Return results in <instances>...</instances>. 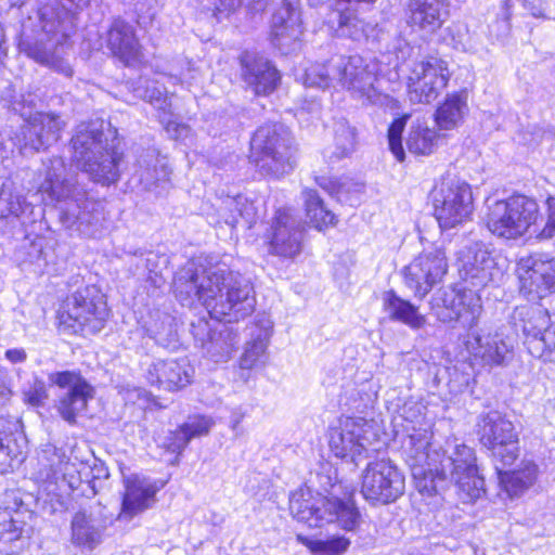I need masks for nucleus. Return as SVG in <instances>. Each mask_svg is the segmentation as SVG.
I'll return each instance as SVG.
<instances>
[{
    "label": "nucleus",
    "mask_w": 555,
    "mask_h": 555,
    "mask_svg": "<svg viewBox=\"0 0 555 555\" xmlns=\"http://www.w3.org/2000/svg\"><path fill=\"white\" fill-rule=\"evenodd\" d=\"M176 297L183 306L201 301L211 317L223 320L212 330L209 322L198 319L191 323L196 344L214 362L227 361L238 344L236 332L225 323L237 322L250 315L256 306L253 283L238 271L224 263L216 264L201 272L186 269L175 276Z\"/></svg>",
    "instance_id": "nucleus-1"
},
{
    "label": "nucleus",
    "mask_w": 555,
    "mask_h": 555,
    "mask_svg": "<svg viewBox=\"0 0 555 555\" xmlns=\"http://www.w3.org/2000/svg\"><path fill=\"white\" fill-rule=\"evenodd\" d=\"M317 480L325 493L310 487L292 492L288 502L292 516L309 528L336 522L344 530L353 531L360 524L361 514L352 496L339 498L330 475L317 474Z\"/></svg>",
    "instance_id": "nucleus-2"
},
{
    "label": "nucleus",
    "mask_w": 555,
    "mask_h": 555,
    "mask_svg": "<svg viewBox=\"0 0 555 555\" xmlns=\"http://www.w3.org/2000/svg\"><path fill=\"white\" fill-rule=\"evenodd\" d=\"M43 165L46 177L39 191L61 204V219L67 228L76 227L78 231L93 235L94 231L90 228L98 222L95 204L89 201L85 185L78 181V173L67 168L60 156L50 158Z\"/></svg>",
    "instance_id": "nucleus-3"
},
{
    "label": "nucleus",
    "mask_w": 555,
    "mask_h": 555,
    "mask_svg": "<svg viewBox=\"0 0 555 555\" xmlns=\"http://www.w3.org/2000/svg\"><path fill=\"white\" fill-rule=\"evenodd\" d=\"M103 138L95 122L77 126L70 140L73 159L93 182L111 185L120 178L124 154L114 142L108 145Z\"/></svg>",
    "instance_id": "nucleus-4"
},
{
    "label": "nucleus",
    "mask_w": 555,
    "mask_h": 555,
    "mask_svg": "<svg viewBox=\"0 0 555 555\" xmlns=\"http://www.w3.org/2000/svg\"><path fill=\"white\" fill-rule=\"evenodd\" d=\"M470 286L456 291L452 287L437 289L430 301V310L442 323L457 322L465 311L470 315L468 321L467 349L475 354L485 357L482 331L478 327V320L482 314L481 291L486 286L482 276L472 274Z\"/></svg>",
    "instance_id": "nucleus-5"
},
{
    "label": "nucleus",
    "mask_w": 555,
    "mask_h": 555,
    "mask_svg": "<svg viewBox=\"0 0 555 555\" xmlns=\"http://www.w3.org/2000/svg\"><path fill=\"white\" fill-rule=\"evenodd\" d=\"M294 140L280 122L259 126L250 140V160L263 177L279 179L295 167Z\"/></svg>",
    "instance_id": "nucleus-6"
},
{
    "label": "nucleus",
    "mask_w": 555,
    "mask_h": 555,
    "mask_svg": "<svg viewBox=\"0 0 555 555\" xmlns=\"http://www.w3.org/2000/svg\"><path fill=\"white\" fill-rule=\"evenodd\" d=\"M333 72L337 82L363 105L392 106L393 99L383 92L377 78L378 64L361 55L333 56Z\"/></svg>",
    "instance_id": "nucleus-7"
},
{
    "label": "nucleus",
    "mask_w": 555,
    "mask_h": 555,
    "mask_svg": "<svg viewBox=\"0 0 555 555\" xmlns=\"http://www.w3.org/2000/svg\"><path fill=\"white\" fill-rule=\"evenodd\" d=\"M108 315L103 294L94 286L78 288L57 312L60 328L67 334H96Z\"/></svg>",
    "instance_id": "nucleus-8"
},
{
    "label": "nucleus",
    "mask_w": 555,
    "mask_h": 555,
    "mask_svg": "<svg viewBox=\"0 0 555 555\" xmlns=\"http://www.w3.org/2000/svg\"><path fill=\"white\" fill-rule=\"evenodd\" d=\"M515 332L521 331L528 352L544 362H555V330L541 304L518 306L512 314Z\"/></svg>",
    "instance_id": "nucleus-9"
},
{
    "label": "nucleus",
    "mask_w": 555,
    "mask_h": 555,
    "mask_svg": "<svg viewBox=\"0 0 555 555\" xmlns=\"http://www.w3.org/2000/svg\"><path fill=\"white\" fill-rule=\"evenodd\" d=\"M434 215L442 230L466 221L473 211L470 186L456 176H443L430 193Z\"/></svg>",
    "instance_id": "nucleus-10"
},
{
    "label": "nucleus",
    "mask_w": 555,
    "mask_h": 555,
    "mask_svg": "<svg viewBox=\"0 0 555 555\" xmlns=\"http://www.w3.org/2000/svg\"><path fill=\"white\" fill-rule=\"evenodd\" d=\"M538 212L537 202L525 195L496 199L489 208L488 231L501 238H517L535 223Z\"/></svg>",
    "instance_id": "nucleus-11"
},
{
    "label": "nucleus",
    "mask_w": 555,
    "mask_h": 555,
    "mask_svg": "<svg viewBox=\"0 0 555 555\" xmlns=\"http://www.w3.org/2000/svg\"><path fill=\"white\" fill-rule=\"evenodd\" d=\"M376 440L377 433L373 421L364 417H347L339 426L332 427L328 431V446L334 455L356 465H359L363 457H367Z\"/></svg>",
    "instance_id": "nucleus-12"
},
{
    "label": "nucleus",
    "mask_w": 555,
    "mask_h": 555,
    "mask_svg": "<svg viewBox=\"0 0 555 555\" xmlns=\"http://www.w3.org/2000/svg\"><path fill=\"white\" fill-rule=\"evenodd\" d=\"M405 477L388 459L367 464L362 475L361 493L371 504H390L403 495Z\"/></svg>",
    "instance_id": "nucleus-13"
},
{
    "label": "nucleus",
    "mask_w": 555,
    "mask_h": 555,
    "mask_svg": "<svg viewBox=\"0 0 555 555\" xmlns=\"http://www.w3.org/2000/svg\"><path fill=\"white\" fill-rule=\"evenodd\" d=\"M488 451H491L492 463L501 490L509 499L519 496L533 485L538 472V467L533 462H522L520 469L505 470L519 456L518 441L494 444L493 447H488Z\"/></svg>",
    "instance_id": "nucleus-14"
},
{
    "label": "nucleus",
    "mask_w": 555,
    "mask_h": 555,
    "mask_svg": "<svg viewBox=\"0 0 555 555\" xmlns=\"http://www.w3.org/2000/svg\"><path fill=\"white\" fill-rule=\"evenodd\" d=\"M49 382L60 388L55 401V409L61 417L70 425L88 406L93 398V387L74 371L54 372L49 375Z\"/></svg>",
    "instance_id": "nucleus-15"
},
{
    "label": "nucleus",
    "mask_w": 555,
    "mask_h": 555,
    "mask_svg": "<svg viewBox=\"0 0 555 555\" xmlns=\"http://www.w3.org/2000/svg\"><path fill=\"white\" fill-rule=\"evenodd\" d=\"M441 476L450 478L468 500H476L486 492L485 479L479 475L473 449L465 444L456 446L454 452L441 462Z\"/></svg>",
    "instance_id": "nucleus-16"
},
{
    "label": "nucleus",
    "mask_w": 555,
    "mask_h": 555,
    "mask_svg": "<svg viewBox=\"0 0 555 555\" xmlns=\"http://www.w3.org/2000/svg\"><path fill=\"white\" fill-rule=\"evenodd\" d=\"M449 80L447 63L437 57L414 63L408 78L409 99L412 103H430L436 100Z\"/></svg>",
    "instance_id": "nucleus-17"
},
{
    "label": "nucleus",
    "mask_w": 555,
    "mask_h": 555,
    "mask_svg": "<svg viewBox=\"0 0 555 555\" xmlns=\"http://www.w3.org/2000/svg\"><path fill=\"white\" fill-rule=\"evenodd\" d=\"M520 292L528 300H541L555 293V257L537 253L519 266Z\"/></svg>",
    "instance_id": "nucleus-18"
},
{
    "label": "nucleus",
    "mask_w": 555,
    "mask_h": 555,
    "mask_svg": "<svg viewBox=\"0 0 555 555\" xmlns=\"http://www.w3.org/2000/svg\"><path fill=\"white\" fill-rule=\"evenodd\" d=\"M304 224L291 209H279L268 233L269 253L282 259H295L302 247Z\"/></svg>",
    "instance_id": "nucleus-19"
},
{
    "label": "nucleus",
    "mask_w": 555,
    "mask_h": 555,
    "mask_svg": "<svg viewBox=\"0 0 555 555\" xmlns=\"http://www.w3.org/2000/svg\"><path fill=\"white\" fill-rule=\"evenodd\" d=\"M65 122L53 113H36L16 134L20 152L33 154L55 143Z\"/></svg>",
    "instance_id": "nucleus-20"
},
{
    "label": "nucleus",
    "mask_w": 555,
    "mask_h": 555,
    "mask_svg": "<svg viewBox=\"0 0 555 555\" xmlns=\"http://www.w3.org/2000/svg\"><path fill=\"white\" fill-rule=\"evenodd\" d=\"M447 270V259L440 249L424 251L404 268L405 284L415 296L423 298Z\"/></svg>",
    "instance_id": "nucleus-21"
},
{
    "label": "nucleus",
    "mask_w": 555,
    "mask_h": 555,
    "mask_svg": "<svg viewBox=\"0 0 555 555\" xmlns=\"http://www.w3.org/2000/svg\"><path fill=\"white\" fill-rule=\"evenodd\" d=\"M242 79L256 95H269L281 82V74L267 57L253 52L241 55Z\"/></svg>",
    "instance_id": "nucleus-22"
},
{
    "label": "nucleus",
    "mask_w": 555,
    "mask_h": 555,
    "mask_svg": "<svg viewBox=\"0 0 555 555\" xmlns=\"http://www.w3.org/2000/svg\"><path fill=\"white\" fill-rule=\"evenodd\" d=\"M194 369L186 358L156 359L145 370V378L152 386L168 391L186 387L192 382Z\"/></svg>",
    "instance_id": "nucleus-23"
},
{
    "label": "nucleus",
    "mask_w": 555,
    "mask_h": 555,
    "mask_svg": "<svg viewBox=\"0 0 555 555\" xmlns=\"http://www.w3.org/2000/svg\"><path fill=\"white\" fill-rule=\"evenodd\" d=\"M376 0H335L334 8L326 16L325 23L336 37L359 41L366 38L367 24L358 16V4L372 5Z\"/></svg>",
    "instance_id": "nucleus-24"
},
{
    "label": "nucleus",
    "mask_w": 555,
    "mask_h": 555,
    "mask_svg": "<svg viewBox=\"0 0 555 555\" xmlns=\"http://www.w3.org/2000/svg\"><path fill=\"white\" fill-rule=\"evenodd\" d=\"M298 0H283L272 16V42L283 52L295 50L302 34Z\"/></svg>",
    "instance_id": "nucleus-25"
},
{
    "label": "nucleus",
    "mask_w": 555,
    "mask_h": 555,
    "mask_svg": "<svg viewBox=\"0 0 555 555\" xmlns=\"http://www.w3.org/2000/svg\"><path fill=\"white\" fill-rule=\"evenodd\" d=\"M40 31L35 36L23 35L20 41V49L28 57L35 60L44 66L57 68L61 61L56 57L54 49L57 44L69 36V30L63 33L61 29L56 31H46L39 17Z\"/></svg>",
    "instance_id": "nucleus-26"
},
{
    "label": "nucleus",
    "mask_w": 555,
    "mask_h": 555,
    "mask_svg": "<svg viewBox=\"0 0 555 555\" xmlns=\"http://www.w3.org/2000/svg\"><path fill=\"white\" fill-rule=\"evenodd\" d=\"M170 169L158 159L156 150L147 149L137 160L132 179L144 191L159 196L169 189Z\"/></svg>",
    "instance_id": "nucleus-27"
},
{
    "label": "nucleus",
    "mask_w": 555,
    "mask_h": 555,
    "mask_svg": "<svg viewBox=\"0 0 555 555\" xmlns=\"http://www.w3.org/2000/svg\"><path fill=\"white\" fill-rule=\"evenodd\" d=\"M107 47L113 55L126 66H134L141 62V46L134 28L121 18L113 22L107 34Z\"/></svg>",
    "instance_id": "nucleus-28"
},
{
    "label": "nucleus",
    "mask_w": 555,
    "mask_h": 555,
    "mask_svg": "<svg viewBox=\"0 0 555 555\" xmlns=\"http://www.w3.org/2000/svg\"><path fill=\"white\" fill-rule=\"evenodd\" d=\"M449 17V4L444 0H409L406 23L420 30L434 34Z\"/></svg>",
    "instance_id": "nucleus-29"
},
{
    "label": "nucleus",
    "mask_w": 555,
    "mask_h": 555,
    "mask_svg": "<svg viewBox=\"0 0 555 555\" xmlns=\"http://www.w3.org/2000/svg\"><path fill=\"white\" fill-rule=\"evenodd\" d=\"M39 462L43 467L40 470V476L44 480L57 482L60 478L65 480L69 476V487L73 489L78 487L82 469H75V464L66 456L63 449L46 446L40 452Z\"/></svg>",
    "instance_id": "nucleus-30"
},
{
    "label": "nucleus",
    "mask_w": 555,
    "mask_h": 555,
    "mask_svg": "<svg viewBox=\"0 0 555 555\" xmlns=\"http://www.w3.org/2000/svg\"><path fill=\"white\" fill-rule=\"evenodd\" d=\"M90 0H52L43 4L38 12L46 31L65 33L73 26V12L85 8Z\"/></svg>",
    "instance_id": "nucleus-31"
},
{
    "label": "nucleus",
    "mask_w": 555,
    "mask_h": 555,
    "mask_svg": "<svg viewBox=\"0 0 555 555\" xmlns=\"http://www.w3.org/2000/svg\"><path fill=\"white\" fill-rule=\"evenodd\" d=\"M156 489L138 478L128 479L121 502V511L118 518L130 520L151 506Z\"/></svg>",
    "instance_id": "nucleus-32"
},
{
    "label": "nucleus",
    "mask_w": 555,
    "mask_h": 555,
    "mask_svg": "<svg viewBox=\"0 0 555 555\" xmlns=\"http://www.w3.org/2000/svg\"><path fill=\"white\" fill-rule=\"evenodd\" d=\"M431 434L427 429H413L401 443L402 456L411 468V474L420 476L424 474V465L429 464Z\"/></svg>",
    "instance_id": "nucleus-33"
},
{
    "label": "nucleus",
    "mask_w": 555,
    "mask_h": 555,
    "mask_svg": "<svg viewBox=\"0 0 555 555\" xmlns=\"http://www.w3.org/2000/svg\"><path fill=\"white\" fill-rule=\"evenodd\" d=\"M17 422L0 417V464L4 467H13L24 461V450L26 449V438L17 429Z\"/></svg>",
    "instance_id": "nucleus-34"
},
{
    "label": "nucleus",
    "mask_w": 555,
    "mask_h": 555,
    "mask_svg": "<svg viewBox=\"0 0 555 555\" xmlns=\"http://www.w3.org/2000/svg\"><path fill=\"white\" fill-rule=\"evenodd\" d=\"M383 308L390 321L405 324L412 330H420L426 324V318L420 313L418 307L398 296L395 291L383 294Z\"/></svg>",
    "instance_id": "nucleus-35"
},
{
    "label": "nucleus",
    "mask_w": 555,
    "mask_h": 555,
    "mask_svg": "<svg viewBox=\"0 0 555 555\" xmlns=\"http://www.w3.org/2000/svg\"><path fill=\"white\" fill-rule=\"evenodd\" d=\"M468 114L467 91L448 94L435 112V122L439 130H453L460 127Z\"/></svg>",
    "instance_id": "nucleus-36"
},
{
    "label": "nucleus",
    "mask_w": 555,
    "mask_h": 555,
    "mask_svg": "<svg viewBox=\"0 0 555 555\" xmlns=\"http://www.w3.org/2000/svg\"><path fill=\"white\" fill-rule=\"evenodd\" d=\"M70 528L72 542L77 546L92 550L101 542L102 531L92 515L85 509L75 513Z\"/></svg>",
    "instance_id": "nucleus-37"
},
{
    "label": "nucleus",
    "mask_w": 555,
    "mask_h": 555,
    "mask_svg": "<svg viewBox=\"0 0 555 555\" xmlns=\"http://www.w3.org/2000/svg\"><path fill=\"white\" fill-rule=\"evenodd\" d=\"M31 515L28 511L11 509L9 507L0 509V542L11 543L28 535L31 527L26 518Z\"/></svg>",
    "instance_id": "nucleus-38"
},
{
    "label": "nucleus",
    "mask_w": 555,
    "mask_h": 555,
    "mask_svg": "<svg viewBox=\"0 0 555 555\" xmlns=\"http://www.w3.org/2000/svg\"><path fill=\"white\" fill-rule=\"evenodd\" d=\"M224 209L227 211L222 214V218L232 228L243 222L247 229H250L258 218L255 202L243 195L228 198L224 202Z\"/></svg>",
    "instance_id": "nucleus-39"
},
{
    "label": "nucleus",
    "mask_w": 555,
    "mask_h": 555,
    "mask_svg": "<svg viewBox=\"0 0 555 555\" xmlns=\"http://www.w3.org/2000/svg\"><path fill=\"white\" fill-rule=\"evenodd\" d=\"M211 425L212 422L209 417L203 415L190 416L185 423L172 433L171 450L182 452L193 438L207 435Z\"/></svg>",
    "instance_id": "nucleus-40"
},
{
    "label": "nucleus",
    "mask_w": 555,
    "mask_h": 555,
    "mask_svg": "<svg viewBox=\"0 0 555 555\" xmlns=\"http://www.w3.org/2000/svg\"><path fill=\"white\" fill-rule=\"evenodd\" d=\"M298 541L305 545L311 555H344L351 542L343 534H332L324 538H310L297 535Z\"/></svg>",
    "instance_id": "nucleus-41"
},
{
    "label": "nucleus",
    "mask_w": 555,
    "mask_h": 555,
    "mask_svg": "<svg viewBox=\"0 0 555 555\" xmlns=\"http://www.w3.org/2000/svg\"><path fill=\"white\" fill-rule=\"evenodd\" d=\"M306 215L309 219V223L318 229L323 230L328 225H333L335 221V215L326 208L323 199L320 197L315 190L306 189L302 192Z\"/></svg>",
    "instance_id": "nucleus-42"
},
{
    "label": "nucleus",
    "mask_w": 555,
    "mask_h": 555,
    "mask_svg": "<svg viewBox=\"0 0 555 555\" xmlns=\"http://www.w3.org/2000/svg\"><path fill=\"white\" fill-rule=\"evenodd\" d=\"M515 343L513 335L496 333L488 341V366H508L515 358Z\"/></svg>",
    "instance_id": "nucleus-43"
},
{
    "label": "nucleus",
    "mask_w": 555,
    "mask_h": 555,
    "mask_svg": "<svg viewBox=\"0 0 555 555\" xmlns=\"http://www.w3.org/2000/svg\"><path fill=\"white\" fill-rule=\"evenodd\" d=\"M437 139L435 130L418 124L411 126L405 143L411 153L415 155H429L436 149Z\"/></svg>",
    "instance_id": "nucleus-44"
},
{
    "label": "nucleus",
    "mask_w": 555,
    "mask_h": 555,
    "mask_svg": "<svg viewBox=\"0 0 555 555\" xmlns=\"http://www.w3.org/2000/svg\"><path fill=\"white\" fill-rule=\"evenodd\" d=\"M146 332L157 345L166 349L175 350L179 346L177 324L170 315H164L159 322H155Z\"/></svg>",
    "instance_id": "nucleus-45"
},
{
    "label": "nucleus",
    "mask_w": 555,
    "mask_h": 555,
    "mask_svg": "<svg viewBox=\"0 0 555 555\" xmlns=\"http://www.w3.org/2000/svg\"><path fill=\"white\" fill-rule=\"evenodd\" d=\"M356 146V129L346 119H339L334 125V151L331 158L341 159L349 156Z\"/></svg>",
    "instance_id": "nucleus-46"
},
{
    "label": "nucleus",
    "mask_w": 555,
    "mask_h": 555,
    "mask_svg": "<svg viewBox=\"0 0 555 555\" xmlns=\"http://www.w3.org/2000/svg\"><path fill=\"white\" fill-rule=\"evenodd\" d=\"M488 426H490L488 447L505 444L509 441H518L513 423L501 417L498 412L488 413Z\"/></svg>",
    "instance_id": "nucleus-47"
},
{
    "label": "nucleus",
    "mask_w": 555,
    "mask_h": 555,
    "mask_svg": "<svg viewBox=\"0 0 555 555\" xmlns=\"http://www.w3.org/2000/svg\"><path fill=\"white\" fill-rule=\"evenodd\" d=\"M270 0H246L248 7L254 11H262L269 3ZM244 0H204L203 8L207 11L212 12V15L221 21L228 17L231 13H234L242 4Z\"/></svg>",
    "instance_id": "nucleus-48"
},
{
    "label": "nucleus",
    "mask_w": 555,
    "mask_h": 555,
    "mask_svg": "<svg viewBox=\"0 0 555 555\" xmlns=\"http://www.w3.org/2000/svg\"><path fill=\"white\" fill-rule=\"evenodd\" d=\"M337 82L333 72V57L323 64H314L306 69L304 83L309 88L325 90Z\"/></svg>",
    "instance_id": "nucleus-49"
},
{
    "label": "nucleus",
    "mask_w": 555,
    "mask_h": 555,
    "mask_svg": "<svg viewBox=\"0 0 555 555\" xmlns=\"http://www.w3.org/2000/svg\"><path fill=\"white\" fill-rule=\"evenodd\" d=\"M268 333L260 330L256 337L247 343L244 353L240 360L243 370H250L262 362L267 349Z\"/></svg>",
    "instance_id": "nucleus-50"
},
{
    "label": "nucleus",
    "mask_w": 555,
    "mask_h": 555,
    "mask_svg": "<svg viewBox=\"0 0 555 555\" xmlns=\"http://www.w3.org/2000/svg\"><path fill=\"white\" fill-rule=\"evenodd\" d=\"M24 202L21 195L13 193L11 183L3 182L0 189V219L11 216L18 218L24 211Z\"/></svg>",
    "instance_id": "nucleus-51"
},
{
    "label": "nucleus",
    "mask_w": 555,
    "mask_h": 555,
    "mask_svg": "<svg viewBox=\"0 0 555 555\" xmlns=\"http://www.w3.org/2000/svg\"><path fill=\"white\" fill-rule=\"evenodd\" d=\"M405 127L404 118L395 119L388 128V144L395 157L402 162L404 160L405 153L402 145V132Z\"/></svg>",
    "instance_id": "nucleus-52"
},
{
    "label": "nucleus",
    "mask_w": 555,
    "mask_h": 555,
    "mask_svg": "<svg viewBox=\"0 0 555 555\" xmlns=\"http://www.w3.org/2000/svg\"><path fill=\"white\" fill-rule=\"evenodd\" d=\"M412 476L420 492L431 494L436 491L435 478L430 463L428 465H424V474L420 476Z\"/></svg>",
    "instance_id": "nucleus-53"
},
{
    "label": "nucleus",
    "mask_w": 555,
    "mask_h": 555,
    "mask_svg": "<svg viewBox=\"0 0 555 555\" xmlns=\"http://www.w3.org/2000/svg\"><path fill=\"white\" fill-rule=\"evenodd\" d=\"M142 96L145 101L163 111L169 105L168 96L165 91L155 86H147Z\"/></svg>",
    "instance_id": "nucleus-54"
},
{
    "label": "nucleus",
    "mask_w": 555,
    "mask_h": 555,
    "mask_svg": "<svg viewBox=\"0 0 555 555\" xmlns=\"http://www.w3.org/2000/svg\"><path fill=\"white\" fill-rule=\"evenodd\" d=\"M25 401L33 406L43 405L48 398L46 386L42 382L36 380L34 386L24 392Z\"/></svg>",
    "instance_id": "nucleus-55"
},
{
    "label": "nucleus",
    "mask_w": 555,
    "mask_h": 555,
    "mask_svg": "<svg viewBox=\"0 0 555 555\" xmlns=\"http://www.w3.org/2000/svg\"><path fill=\"white\" fill-rule=\"evenodd\" d=\"M547 219L543 229L539 232L540 240H551L555 236V198L547 199Z\"/></svg>",
    "instance_id": "nucleus-56"
},
{
    "label": "nucleus",
    "mask_w": 555,
    "mask_h": 555,
    "mask_svg": "<svg viewBox=\"0 0 555 555\" xmlns=\"http://www.w3.org/2000/svg\"><path fill=\"white\" fill-rule=\"evenodd\" d=\"M81 465H82V469H86V468L90 469L92 480L105 479L109 476L108 469L105 466L104 462H102L98 459H93L92 465L86 466L83 463H81Z\"/></svg>",
    "instance_id": "nucleus-57"
},
{
    "label": "nucleus",
    "mask_w": 555,
    "mask_h": 555,
    "mask_svg": "<svg viewBox=\"0 0 555 555\" xmlns=\"http://www.w3.org/2000/svg\"><path fill=\"white\" fill-rule=\"evenodd\" d=\"M11 396L12 390L7 382V377L2 372H0V408L10 400Z\"/></svg>",
    "instance_id": "nucleus-58"
},
{
    "label": "nucleus",
    "mask_w": 555,
    "mask_h": 555,
    "mask_svg": "<svg viewBox=\"0 0 555 555\" xmlns=\"http://www.w3.org/2000/svg\"><path fill=\"white\" fill-rule=\"evenodd\" d=\"M5 359L11 363H22L27 359V354L22 348H13L5 351Z\"/></svg>",
    "instance_id": "nucleus-59"
},
{
    "label": "nucleus",
    "mask_w": 555,
    "mask_h": 555,
    "mask_svg": "<svg viewBox=\"0 0 555 555\" xmlns=\"http://www.w3.org/2000/svg\"><path fill=\"white\" fill-rule=\"evenodd\" d=\"M358 395L361 399L360 402H357V400L353 401V409L358 412H364L365 409H367L369 406H372L373 404V398L370 393L367 392H364L362 393V391H358Z\"/></svg>",
    "instance_id": "nucleus-60"
},
{
    "label": "nucleus",
    "mask_w": 555,
    "mask_h": 555,
    "mask_svg": "<svg viewBox=\"0 0 555 555\" xmlns=\"http://www.w3.org/2000/svg\"><path fill=\"white\" fill-rule=\"evenodd\" d=\"M17 146V142L10 141V144L8 145L4 141V137L0 132V159H4L9 157V154L13 152V147Z\"/></svg>",
    "instance_id": "nucleus-61"
},
{
    "label": "nucleus",
    "mask_w": 555,
    "mask_h": 555,
    "mask_svg": "<svg viewBox=\"0 0 555 555\" xmlns=\"http://www.w3.org/2000/svg\"><path fill=\"white\" fill-rule=\"evenodd\" d=\"M185 127L176 122V121H168L167 122V126H166V131L170 134H172V137L175 139H177L178 137L181 135V132L182 130H184Z\"/></svg>",
    "instance_id": "nucleus-62"
},
{
    "label": "nucleus",
    "mask_w": 555,
    "mask_h": 555,
    "mask_svg": "<svg viewBox=\"0 0 555 555\" xmlns=\"http://www.w3.org/2000/svg\"><path fill=\"white\" fill-rule=\"evenodd\" d=\"M321 180H322V182H321V181H319V179H317V182L320 184V186H322V188H324V189H325V188H326V185H325V179H324V178H322Z\"/></svg>",
    "instance_id": "nucleus-63"
},
{
    "label": "nucleus",
    "mask_w": 555,
    "mask_h": 555,
    "mask_svg": "<svg viewBox=\"0 0 555 555\" xmlns=\"http://www.w3.org/2000/svg\"><path fill=\"white\" fill-rule=\"evenodd\" d=\"M240 420H241L240 417H236V418H233V420H232V422H233V427H234V428L238 425Z\"/></svg>",
    "instance_id": "nucleus-64"
}]
</instances>
